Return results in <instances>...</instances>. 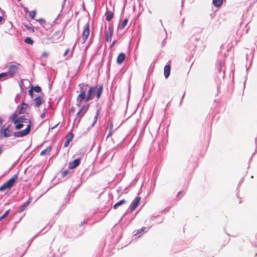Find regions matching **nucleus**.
<instances>
[{
    "instance_id": "obj_1",
    "label": "nucleus",
    "mask_w": 257,
    "mask_h": 257,
    "mask_svg": "<svg viewBox=\"0 0 257 257\" xmlns=\"http://www.w3.org/2000/svg\"><path fill=\"white\" fill-rule=\"evenodd\" d=\"M79 86V94L76 98V105L80 106L83 102H87L96 96V99L98 100L101 95L103 86L100 85L99 86H90L88 88L87 84L81 83Z\"/></svg>"
},
{
    "instance_id": "obj_2",
    "label": "nucleus",
    "mask_w": 257,
    "mask_h": 257,
    "mask_svg": "<svg viewBox=\"0 0 257 257\" xmlns=\"http://www.w3.org/2000/svg\"><path fill=\"white\" fill-rule=\"evenodd\" d=\"M19 121L27 123V127L24 130L15 132L14 136L17 138H21L28 135L31 131L32 125L30 119L26 118L25 116H21L19 117Z\"/></svg>"
},
{
    "instance_id": "obj_3",
    "label": "nucleus",
    "mask_w": 257,
    "mask_h": 257,
    "mask_svg": "<svg viewBox=\"0 0 257 257\" xmlns=\"http://www.w3.org/2000/svg\"><path fill=\"white\" fill-rule=\"evenodd\" d=\"M18 176L17 174L14 175L11 178L4 183L0 187V191H3L6 189L11 188L16 182V180L18 179Z\"/></svg>"
},
{
    "instance_id": "obj_4",
    "label": "nucleus",
    "mask_w": 257,
    "mask_h": 257,
    "mask_svg": "<svg viewBox=\"0 0 257 257\" xmlns=\"http://www.w3.org/2000/svg\"><path fill=\"white\" fill-rule=\"evenodd\" d=\"M21 66V64L19 63H16L14 64H11L9 66V71L7 72L8 74L9 77L12 78L17 73L19 69Z\"/></svg>"
},
{
    "instance_id": "obj_5",
    "label": "nucleus",
    "mask_w": 257,
    "mask_h": 257,
    "mask_svg": "<svg viewBox=\"0 0 257 257\" xmlns=\"http://www.w3.org/2000/svg\"><path fill=\"white\" fill-rule=\"evenodd\" d=\"M89 104H86L81 106V108L76 113V118L78 119V121H80L82 117L86 113L89 108Z\"/></svg>"
},
{
    "instance_id": "obj_6",
    "label": "nucleus",
    "mask_w": 257,
    "mask_h": 257,
    "mask_svg": "<svg viewBox=\"0 0 257 257\" xmlns=\"http://www.w3.org/2000/svg\"><path fill=\"white\" fill-rule=\"evenodd\" d=\"M61 33L60 31L55 32L52 36L49 37L48 36L44 37V39L46 40L51 41L52 43L57 42L61 38Z\"/></svg>"
},
{
    "instance_id": "obj_7",
    "label": "nucleus",
    "mask_w": 257,
    "mask_h": 257,
    "mask_svg": "<svg viewBox=\"0 0 257 257\" xmlns=\"http://www.w3.org/2000/svg\"><path fill=\"white\" fill-rule=\"evenodd\" d=\"M39 22L44 28H49L54 23V21L50 20L49 19L39 18L35 19Z\"/></svg>"
},
{
    "instance_id": "obj_8",
    "label": "nucleus",
    "mask_w": 257,
    "mask_h": 257,
    "mask_svg": "<svg viewBox=\"0 0 257 257\" xmlns=\"http://www.w3.org/2000/svg\"><path fill=\"white\" fill-rule=\"evenodd\" d=\"M141 199V198L140 197H137L133 201L130 206V209L131 212H133L138 207V206L140 204Z\"/></svg>"
},
{
    "instance_id": "obj_9",
    "label": "nucleus",
    "mask_w": 257,
    "mask_h": 257,
    "mask_svg": "<svg viewBox=\"0 0 257 257\" xmlns=\"http://www.w3.org/2000/svg\"><path fill=\"white\" fill-rule=\"evenodd\" d=\"M89 35V25L87 23L82 32L83 43H84Z\"/></svg>"
},
{
    "instance_id": "obj_10",
    "label": "nucleus",
    "mask_w": 257,
    "mask_h": 257,
    "mask_svg": "<svg viewBox=\"0 0 257 257\" xmlns=\"http://www.w3.org/2000/svg\"><path fill=\"white\" fill-rule=\"evenodd\" d=\"M80 163V159H76L69 163V169H73L78 166Z\"/></svg>"
},
{
    "instance_id": "obj_11",
    "label": "nucleus",
    "mask_w": 257,
    "mask_h": 257,
    "mask_svg": "<svg viewBox=\"0 0 257 257\" xmlns=\"http://www.w3.org/2000/svg\"><path fill=\"white\" fill-rule=\"evenodd\" d=\"M171 70V61L168 62V64L165 66L164 68V73L165 78H167L170 74Z\"/></svg>"
},
{
    "instance_id": "obj_12",
    "label": "nucleus",
    "mask_w": 257,
    "mask_h": 257,
    "mask_svg": "<svg viewBox=\"0 0 257 257\" xmlns=\"http://www.w3.org/2000/svg\"><path fill=\"white\" fill-rule=\"evenodd\" d=\"M113 33V28L111 27H109L107 31L106 32V41L108 42L111 40L112 36Z\"/></svg>"
},
{
    "instance_id": "obj_13",
    "label": "nucleus",
    "mask_w": 257,
    "mask_h": 257,
    "mask_svg": "<svg viewBox=\"0 0 257 257\" xmlns=\"http://www.w3.org/2000/svg\"><path fill=\"white\" fill-rule=\"evenodd\" d=\"M31 199L29 198L27 202H26L22 205H21V206L19 207L18 212L19 213H21L23 211H24L27 208V207L29 206V205L31 203Z\"/></svg>"
},
{
    "instance_id": "obj_14",
    "label": "nucleus",
    "mask_w": 257,
    "mask_h": 257,
    "mask_svg": "<svg viewBox=\"0 0 257 257\" xmlns=\"http://www.w3.org/2000/svg\"><path fill=\"white\" fill-rule=\"evenodd\" d=\"M10 124H9L6 128H2L1 130V132H2L3 131V134H4V136L6 138H8V137H9L11 136V132H10Z\"/></svg>"
},
{
    "instance_id": "obj_15",
    "label": "nucleus",
    "mask_w": 257,
    "mask_h": 257,
    "mask_svg": "<svg viewBox=\"0 0 257 257\" xmlns=\"http://www.w3.org/2000/svg\"><path fill=\"white\" fill-rule=\"evenodd\" d=\"M34 101L35 103L34 105L36 107H39L44 102L43 97L40 96L36 97Z\"/></svg>"
},
{
    "instance_id": "obj_16",
    "label": "nucleus",
    "mask_w": 257,
    "mask_h": 257,
    "mask_svg": "<svg viewBox=\"0 0 257 257\" xmlns=\"http://www.w3.org/2000/svg\"><path fill=\"white\" fill-rule=\"evenodd\" d=\"M128 19L126 18L121 20L119 22L118 28L119 29H123L126 26L128 23Z\"/></svg>"
},
{
    "instance_id": "obj_17",
    "label": "nucleus",
    "mask_w": 257,
    "mask_h": 257,
    "mask_svg": "<svg viewBox=\"0 0 257 257\" xmlns=\"http://www.w3.org/2000/svg\"><path fill=\"white\" fill-rule=\"evenodd\" d=\"M28 107V105L26 104L24 101H23L22 103L21 108L19 110V114H20L25 113Z\"/></svg>"
},
{
    "instance_id": "obj_18",
    "label": "nucleus",
    "mask_w": 257,
    "mask_h": 257,
    "mask_svg": "<svg viewBox=\"0 0 257 257\" xmlns=\"http://www.w3.org/2000/svg\"><path fill=\"white\" fill-rule=\"evenodd\" d=\"M125 59V55L123 53H120L117 57L116 62L118 64H121Z\"/></svg>"
},
{
    "instance_id": "obj_19",
    "label": "nucleus",
    "mask_w": 257,
    "mask_h": 257,
    "mask_svg": "<svg viewBox=\"0 0 257 257\" xmlns=\"http://www.w3.org/2000/svg\"><path fill=\"white\" fill-rule=\"evenodd\" d=\"M126 202V201L124 199L121 200L114 205L113 208L116 209L119 206L122 204H125Z\"/></svg>"
},
{
    "instance_id": "obj_20",
    "label": "nucleus",
    "mask_w": 257,
    "mask_h": 257,
    "mask_svg": "<svg viewBox=\"0 0 257 257\" xmlns=\"http://www.w3.org/2000/svg\"><path fill=\"white\" fill-rule=\"evenodd\" d=\"M223 3V0H213L212 3L214 6L219 7H220Z\"/></svg>"
},
{
    "instance_id": "obj_21",
    "label": "nucleus",
    "mask_w": 257,
    "mask_h": 257,
    "mask_svg": "<svg viewBox=\"0 0 257 257\" xmlns=\"http://www.w3.org/2000/svg\"><path fill=\"white\" fill-rule=\"evenodd\" d=\"M11 120L14 123L19 122V117H18L17 114L16 113L13 114L11 117Z\"/></svg>"
},
{
    "instance_id": "obj_22",
    "label": "nucleus",
    "mask_w": 257,
    "mask_h": 257,
    "mask_svg": "<svg viewBox=\"0 0 257 257\" xmlns=\"http://www.w3.org/2000/svg\"><path fill=\"white\" fill-rule=\"evenodd\" d=\"M31 88L32 89V90L33 91H35V92H37V93L40 92L42 90L41 87H40L39 86H32L31 87Z\"/></svg>"
},
{
    "instance_id": "obj_23",
    "label": "nucleus",
    "mask_w": 257,
    "mask_h": 257,
    "mask_svg": "<svg viewBox=\"0 0 257 257\" xmlns=\"http://www.w3.org/2000/svg\"><path fill=\"white\" fill-rule=\"evenodd\" d=\"M51 147H48L46 149L43 150L41 153H40V155H46V154H48V153H50V151H51Z\"/></svg>"
},
{
    "instance_id": "obj_24",
    "label": "nucleus",
    "mask_w": 257,
    "mask_h": 257,
    "mask_svg": "<svg viewBox=\"0 0 257 257\" xmlns=\"http://www.w3.org/2000/svg\"><path fill=\"white\" fill-rule=\"evenodd\" d=\"M24 42L27 44L30 45H33L34 43V41L30 37H27L25 39Z\"/></svg>"
},
{
    "instance_id": "obj_25",
    "label": "nucleus",
    "mask_w": 257,
    "mask_h": 257,
    "mask_svg": "<svg viewBox=\"0 0 257 257\" xmlns=\"http://www.w3.org/2000/svg\"><path fill=\"white\" fill-rule=\"evenodd\" d=\"M15 124H16L15 128L16 130H20L24 126L23 123L20 121H19V122H17V123Z\"/></svg>"
},
{
    "instance_id": "obj_26",
    "label": "nucleus",
    "mask_w": 257,
    "mask_h": 257,
    "mask_svg": "<svg viewBox=\"0 0 257 257\" xmlns=\"http://www.w3.org/2000/svg\"><path fill=\"white\" fill-rule=\"evenodd\" d=\"M3 78L4 79L9 78L7 72H4L0 74V80Z\"/></svg>"
},
{
    "instance_id": "obj_27",
    "label": "nucleus",
    "mask_w": 257,
    "mask_h": 257,
    "mask_svg": "<svg viewBox=\"0 0 257 257\" xmlns=\"http://www.w3.org/2000/svg\"><path fill=\"white\" fill-rule=\"evenodd\" d=\"M10 209L8 210L5 212V213L2 216L0 217V221H1L2 219H3L4 218L7 216V215L9 214L10 212Z\"/></svg>"
},
{
    "instance_id": "obj_28",
    "label": "nucleus",
    "mask_w": 257,
    "mask_h": 257,
    "mask_svg": "<svg viewBox=\"0 0 257 257\" xmlns=\"http://www.w3.org/2000/svg\"><path fill=\"white\" fill-rule=\"evenodd\" d=\"M112 134H113V124H112V123H111L110 124L109 132V134H108L107 138H108L109 136H111L112 135Z\"/></svg>"
},
{
    "instance_id": "obj_29",
    "label": "nucleus",
    "mask_w": 257,
    "mask_h": 257,
    "mask_svg": "<svg viewBox=\"0 0 257 257\" xmlns=\"http://www.w3.org/2000/svg\"><path fill=\"white\" fill-rule=\"evenodd\" d=\"M73 137V134L72 133H70L66 136V140L68 141H71Z\"/></svg>"
},
{
    "instance_id": "obj_30",
    "label": "nucleus",
    "mask_w": 257,
    "mask_h": 257,
    "mask_svg": "<svg viewBox=\"0 0 257 257\" xmlns=\"http://www.w3.org/2000/svg\"><path fill=\"white\" fill-rule=\"evenodd\" d=\"M146 229V227H143L142 228L138 229L136 231V233H135V235H137V234L141 233L142 232L144 231Z\"/></svg>"
},
{
    "instance_id": "obj_31",
    "label": "nucleus",
    "mask_w": 257,
    "mask_h": 257,
    "mask_svg": "<svg viewBox=\"0 0 257 257\" xmlns=\"http://www.w3.org/2000/svg\"><path fill=\"white\" fill-rule=\"evenodd\" d=\"M69 173V170L67 169L64 171H63L62 172L61 176L62 177H65L68 173Z\"/></svg>"
},
{
    "instance_id": "obj_32",
    "label": "nucleus",
    "mask_w": 257,
    "mask_h": 257,
    "mask_svg": "<svg viewBox=\"0 0 257 257\" xmlns=\"http://www.w3.org/2000/svg\"><path fill=\"white\" fill-rule=\"evenodd\" d=\"M75 111V109L74 107H72L70 111H69V115L72 116L74 114V112Z\"/></svg>"
},
{
    "instance_id": "obj_33",
    "label": "nucleus",
    "mask_w": 257,
    "mask_h": 257,
    "mask_svg": "<svg viewBox=\"0 0 257 257\" xmlns=\"http://www.w3.org/2000/svg\"><path fill=\"white\" fill-rule=\"evenodd\" d=\"M36 15V11H32L30 12L29 14V16H35Z\"/></svg>"
},
{
    "instance_id": "obj_34",
    "label": "nucleus",
    "mask_w": 257,
    "mask_h": 257,
    "mask_svg": "<svg viewBox=\"0 0 257 257\" xmlns=\"http://www.w3.org/2000/svg\"><path fill=\"white\" fill-rule=\"evenodd\" d=\"M28 92H29V94L30 95L31 97V98H33L34 94H33V91L32 90V89H31L30 88V89H29Z\"/></svg>"
},
{
    "instance_id": "obj_35",
    "label": "nucleus",
    "mask_w": 257,
    "mask_h": 257,
    "mask_svg": "<svg viewBox=\"0 0 257 257\" xmlns=\"http://www.w3.org/2000/svg\"><path fill=\"white\" fill-rule=\"evenodd\" d=\"M46 113V109H44L43 110V112L42 114H41V115H40V117L41 118H44L45 117Z\"/></svg>"
},
{
    "instance_id": "obj_36",
    "label": "nucleus",
    "mask_w": 257,
    "mask_h": 257,
    "mask_svg": "<svg viewBox=\"0 0 257 257\" xmlns=\"http://www.w3.org/2000/svg\"><path fill=\"white\" fill-rule=\"evenodd\" d=\"M48 56V53L47 52H43L41 54V57H46Z\"/></svg>"
},
{
    "instance_id": "obj_37",
    "label": "nucleus",
    "mask_w": 257,
    "mask_h": 257,
    "mask_svg": "<svg viewBox=\"0 0 257 257\" xmlns=\"http://www.w3.org/2000/svg\"><path fill=\"white\" fill-rule=\"evenodd\" d=\"M70 141H68L67 140H66L65 143H64V147H67L68 146V145H69V143H70Z\"/></svg>"
},
{
    "instance_id": "obj_38",
    "label": "nucleus",
    "mask_w": 257,
    "mask_h": 257,
    "mask_svg": "<svg viewBox=\"0 0 257 257\" xmlns=\"http://www.w3.org/2000/svg\"><path fill=\"white\" fill-rule=\"evenodd\" d=\"M69 51V49H67L64 53V56H66L67 55V54L68 53Z\"/></svg>"
},
{
    "instance_id": "obj_39",
    "label": "nucleus",
    "mask_w": 257,
    "mask_h": 257,
    "mask_svg": "<svg viewBox=\"0 0 257 257\" xmlns=\"http://www.w3.org/2000/svg\"><path fill=\"white\" fill-rule=\"evenodd\" d=\"M0 12H1V15H2V16H4L5 15V11L4 10H2L1 8H0Z\"/></svg>"
},
{
    "instance_id": "obj_40",
    "label": "nucleus",
    "mask_w": 257,
    "mask_h": 257,
    "mask_svg": "<svg viewBox=\"0 0 257 257\" xmlns=\"http://www.w3.org/2000/svg\"><path fill=\"white\" fill-rule=\"evenodd\" d=\"M112 17H106V20L107 21H110L112 19Z\"/></svg>"
},
{
    "instance_id": "obj_41",
    "label": "nucleus",
    "mask_w": 257,
    "mask_h": 257,
    "mask_svg": "<svg viewBox=\"0 0 257 257\" xmlns=\"http://www.w3.org/2000/svg\"><path fill=\"white\" fill-rule=\"evenodd\" d=\"M98 115V112H97V113H96V115H95V117H94V121L96 122V120H97V115Z\"/></svg>"
},
{
    "instance_id": "obj_42",
    "label": "nucleus",
    "mask_w": 257,
    "mask_h": 257,
    "mask_svg": "<svg viewBox=\"0 0 257 257\" xmlns=\"http://www.w3.org/2000/svg\"><path fill=\"white\" fill-rule=\"evenodd\" d=\"M3 147L0 146V154L3 152Z\"/></svg>"
},
{
    "instance_id": "obj_43",
    "label": "nucleus",
    "mask_w": 257,
    "mask_h": 257,
    "mask_svg": "<svg viewBox=\"0 0 257 257\" xmlns=\"http://www.w3.org/2000/svg\"><path fill=\"white\" fill-rule=\"evenodd\" d=\"M24 9H25V11L26 13H27V12H28V8H25Z\"/></svg>"
},
{
    "instance_id": "obj_44",
    "label": "nucleus",
    "mask_w": 257,
    "mask_h": 257,
    "mask_svg": "<svg viewBox=\"0 0 257 257\" xmlns=\"http://www.w3.org/2000/svg\"><path fill=\"white\" fill-rule=\"evenodd\" d=\"M106 16H107V17H108V16H112V13H110L109 15L107 14Z\"/></svg>"
},
{
    "instance_id": "obj_45",
    "label": "nucleus",
    "mask_w": 257,
    "mask_h": 257,
    "mask_svg": "<svg viewBox=\"0 0 257 257\" xmlns=\"http://www.w3.org/2000/svg\"><path fill=\"white\" fill-rule=\"evenodd\" d=\"M182 192H181V191L179 192L178 193V197H179V196L181 194H182Z\"/></svg>"
},
{
    "instance_id": "obj_46",
    "label": "nucleus",
    "mask_w": 257,
    "mask_h": 257,
    "mask_svg": "<svg viewBox=\"0 0 257 257\" xmlns=\"http://www.w3.org/2000/svg\"><path fill=\"white\" fill-rule=\"evenodd\" d=\"M2 124V120L0 119V126Z\"/></svg>"
},
{
    "instance_id": "obj_47",
    "label": "nucleus",
    "mask_w": 257,
    "mask_h": 257,
    "mask_svg": "<svg viewBox=\"0 0 257 257\" xmlns=\"http://www.w3.org/2000/svg\"><path fill=\"white\" fill-rule=\"evenodd\" d=\"M3 20V17H0V23Z\"/></svg>"
},
{
    "instance_id": "obj_48",
    "label": "nucleus",
    "mask_w": 257,
    "mask_h": 257,
    "mask_svg": "<svg viewBox=\"0 0 257 257\" xmlns=\"http://www.w3.org/2000/svg\"><path fill=\"white\" fill-rule=\"evenodd\" d=\"M29 29H30V30H32V31H34V29L31 28H30Z\"/></svg>"
},
{
    "instance_id": "obj_49",
    "label": "nucleus",
    "mask_w": 257,
    "mask_h": 257,
    "mask_svg": "<svg viewBox=\"0 0 257 257\" xmlns=\"http://www.w3.org/2000/svg\"><path fill=\"white\" fill-rule=\"evenodd\" d=\"M115 44V41H113V44Z\"/></svg>"
},
{
    "instance_id": "obj_50",
    "label": "nucleus",
    "mask_w": 257,
    "mask_h": 257,
    "mask_svg": "<svg viewBox=\"0 0 257 257\" xmlns=\"http://www.w3.org/2000/svg\"><path fill=\"white\" fill-rule=\"evenodd\" d=\"M18 1H20V0H18Z\"/></svg>"
},
{
    "instance_id": "obj_51",
    "label": "nucleus",
    "mask_w": 257,
    "mask_h": 257,
    "mask_svg": "<svg viewBox=\"0 0 257 257\" xmlns=\"http://www.w3.org/2000/svg\"><path fill=\"white\" fill-rule=\"evenodd\" d=\"M64 1H65V0H64Z\"/></svg>"
}]
</instances>
